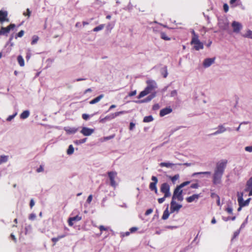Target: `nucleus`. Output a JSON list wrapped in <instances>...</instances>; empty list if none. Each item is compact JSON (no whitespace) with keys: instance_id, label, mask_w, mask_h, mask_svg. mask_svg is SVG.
Returning a JSON list of instances; mask_svg holds the SVG:
<instances>
[{"instance_id":"79ce46f5","label":"nucleus","mask_w":252,"mask_h":252,"mask_svg":"<svg viewBox=\"0 0 252 252\" xmlns=\"http://www.w3.org/2000/svg\"><path fill=\"white\" fill-rule=\"evenodd\" d=\"M163 72H162V75H163V77L164 78H166L167 76V75H168V73H167V67L166 66H165L164 68H163Z\"/></svg>"},{"instance_id":"c9c22d12","label":"nucleus","mask_w":252,"mask_h":252,"mask_svg":"<svg viewBox=\"0 0 252 252\" xmlns=\"http://www.w3.org/2000/svg\"><path fill=\"white\" fill-rule=\"evenodd\" d=\"M25 32L23 30L20 31L15 35V38L17 39L18 37H22L24 34Z\"/></svg>"},{"instance_id":"a18cd8bd","label":"nucleus","mask_w":252,"mask_h":252,"mask_svg":"<svg viewBox=\"0 0 252 252\" xmlns=\"http://www.w3.org/2000/svg\"><path fill=\"white\" fill-rule=\"evenodd\" d=\"M98 228H99V230L100 231L101 233H102L103 231L108 230V228L107 227H105L103 225H100L98 227Z\"/></svg>"},{"instance_id":"423d86ee","label":"nucleus","mask_w":252,"mask_h":252,"mask_svg":"<svg viewBox=\"0 0 252 252\" xmlns=\"http://www.w3.org/2000/svg\"><path fill=\"white\" fill-rule=\"evenodd\" d=\"M147 84V87L145 88V90L150 93L153 90L157 88V84L155 81L152 80H148L146 81Z\"/></svg>"},{"instance_id":"2eb2a0df","label":"nucleus","mask_w":252,"mask_h":252,"mask_svg":"<svg viewBox=\"0 0 252 252\" xmlns=\"http://www.w3.org/2000/svg\"><path fill=\"white\" fill-rule=\"evenodd\" d=\"M233 32L238 33L242 29V25L239 22L234 21L232 24Z\"/></svg>"},{"instance_id":"e433bc0d","label":"nucleus","mask_w":252,"mask_h":252,"mask_svg":"<svg viewBox=\"0 0 252 252\" xmlns=\"http://www.w3.org/2000/svg\"><path fill=\"white\" fill-rule=\"evenodd\" d=\"M104 28L103 25H100L99 26L96 27L93 29L94 32H98L99 31L101 30Z\"/></svg>"},{"instance_id":"473e14b6","label":"nucleus","mask_w":252,"mask_h":252,"mask_svg":"<svg viewBox=\"0 0 252 252\" xmlns=\"http://www.w3.org/2000/svg\"><path fill=\"white\" fill-rule=\"evenodd\" d=\"M153 120V118L151 115H150V116L145 117L143 119V122L148 123V122H152Z\"/></svg>"},{"instance_id":"4c0bfd02","label":"nucleus","mask_w":252,"mask_h":252,"mask_svg":"<svg viewBox=\"0 0 252 252\" xmlns=\"http://www.w3.org/2000/svg\"><path fill=\"white\" fill-rule=\"evenodd\" d=\"M244 36L246 37L252 38V31L251 30H248Z\"/></svg>"},{"instance_id":"9d476101","label":"nucleus","mask_w":252,"mask_h":252,"mask_svg":"<svg viewBox=\"0 0 252 252\" xmlns=\"http://www.w3.org/2000/svg\"><path fill=\"white\" fill-rule=\"evenodd\" d=\"M126 112L125 111H121L119 112H117L114 113H112L109 115H107L104 118V119L106 120H110L115 118L116 117L119 116L121 114H125Z\"/></svg>"},{"instance_id":"2f4dec72","label":"nucleus","mask_w":252,"mask_h":252,"mask_svg":"<svg viewBox=\"0 0 252 252\" xmlns=\"http://www.w3.org/2000/svg\"><path fill=\"white\" fill-rule=\"evenodd\" d=\"M155 96V95H151L148 96L145 99L142 100L141 101H139L138 102L142 103V102H146L150 101L153 98H154ZM138 102V101H137Z\"/></svg>"},{"instance_id":"0e129e2a","label":"nucleus","mask_w":252,"mask_h":252,"mask_svg":"<svg viewBox=\"0 0 252 252\" xmlns=\"http://www.w3.org/2000/svg\"><path fill=\"white\" fill-rule=\"evenodd\" d=\"M15 116V115L9 116L7 118L6 120L7 121H10L12 119H13L14 118Z\"/></svg>"},{"instance_id":"c756f323","label":"nucleus","mask_w":252,"mask_h":252,"mask_svg":"<svg viewBox=\"0 0 252 252\" xmlns=\"http://www.w3.org/2000/svg\"><path fill=\"white\" fill-rule=\"evenodd\" d=\"M149 94V93H148V92L145 89H144V91L140 92V93L139 94L137 97H138V98L140 99V98L145 96V95H147Z\"/></svg>"},{"instance_id":"f704fd0d","label":"nucleus","mask_w":252,"mask_h":252,"mask_svg":"<svg viewBox=\"0 0 252 252\" xmlns=\"http://www.w3.org/2000/svg\"><path fill=\"white\" fill-rule=\"evenodd\" d=\"M74 152V148L72 145L69 146L68 148L67 151V153L68 155H71Z\"/></svg>"},{"instance_id":"dca6fc26","label":"nucleus","mask_w":252,"mask_h":252,"mask_svg":"<svg viewBox=\"0 0 252 252\" xmlns=\"http://www.w3.org/2000/svg\"><path fill=\"white\" fill-rule=\"evenodd\" d=\"M94 131L93 129H91L86 127H83L81 130V133L85 136H90Z\"/></svg>"},{"instance_id":"5fc2aeb1","label":"nucleus","mask_w":252,"mask_h":252,"mask_svg":"<svg viewBox=\"0 0 252 252\" xmlns=\"http://www.w3.org/2000/svg\"><path fill=\"white\" fill-rule=\"evenodd\" d=\"M82 118L85 120H87L89 118V115L87 114H82Z\"/></svg>"},{"instance_id":"a211bd4d","label":"nucleus","mask_w":252,"mask_h":252,"mask_svg":"<svg viewBox=\"0 0 252 252\" xmlns=\"http://www.w3.org/2000/svg\"><path fill=\"white\" fill-rule=\"evenodd\" d=\"M215 58H207L204 60L203 62V66L205 67H208L212 64L215 62Z\"/></svg>"},{"instance_id":"338daca9","label":"nucleus","mask_w":252,"mask_h":252,"mask_svg":"<svg viewBox=\"0 0 252 252\" xmlns=\"http://www.w3.org/2000/svg\"><path fill=\"white\" fill-rule=\"evenodd\" d=\"M10 237L11 238V239L14 241V242H16V238L15 236L14 235H13V234H11L10 235Z\"/></svg>"},{"instance_id":"4be33fe9","label":"nucleus","mask_w":252,"mask_h":252,"mask_svg":"<svg viewBox=\"0 0 252 252\" xmlns=\"http://www.w3.org/2000/svg\"><path fill=\"white\" fill-rule=\"evenodd\" d=\"M65 236L66 235L65 234H63V235H59L57 237L52 238L51 240L54 243L53 246H55L56 245V243L59 240H60L62 238H64V237H65Z\"/></svg>"},{"instance_id":"8fccbe9b","label":"nucleus","mask_w":252,"mask_h":252,"mask_svg":"<svg viewBox=\"0 0 252 252\" xmlns=\"http://www.w3.org/2000/svg\"><path fill=\"white\" fill-rule=\"evenodd\" d=\"M199 184L198 183L192 184L190 186V188L192 189H197L199 187Z\"/></svg>"},{"instance_id":"3c124183","label":"nucleus","mask_w":252,"mask_h":252,"mask_svg":"<svg viewBox=\"0 0 252 252\" xmlns=\"http://www.w3.org/2000/svg\"><path fill=\"white\" fill-rule=\"evenodd\" d=\"M166 197H164V196L162 197V198H159L158 199V202L159 203V204H161L164 201H165V199Z\"/></svg>"},{"instance_id":"5701e85b","label":"nucleus","mask_w":252,"mask_h":252,"mask_svg":"<svg viewBox=\"0 0 252 252\" xmlns=\"http://www.w3.org/2000/svg\"><path fill=\"white\" fill-rule=\"evenodd\" d=\"M30 115V112L28 110L24 111L20 115V118L22 119L27 118Z\"/></svg>"},{"instance_id":"58836bf2","label":"nucleus","mask_w":252,"mask_h":252,"mask_svg":"<svg viewBox=\"0 0 252 252\" xmlns=\"http://www.w3.org/2000/svg\"><path fill=\"white\" fill-rule=\"evenodd\" d=\"M179 175L178 174H176L172 177H170V179L173 183H174L176 180H177L179 179Z\"/></svg>"},{"instance_id":"ea45409f","label":"nucleus","mask_w":252,"mask_h":252,"mask_svg":"<svg viewBox=\"0 0 252 252\" xmlns=\"http://www.w3.org/2000/svg\"><path fill=\"white\" fill-rule=\"evenodd\" d=\"M31 14V11L29 8H27L26 10V12L23 13V15L25 16H28V17H30Z\"/></svg>"},{"instance_id":"f03ea898","label":"nucleus","mask_w":252,"mask_h":252,"mask_svg":"<svg viewBox=\"0 0 252 252\" xmlns=\"http://www.w3.org/2000/svg\"><path fill=\"white\" fill-rule=\"evenodd\" d=\"M183 190L181 187L178 186L174 189L172 200H175L177 199L179 201L183 200V196L182 195Z\"/></svg>"},{"instance_id":"f257e3e1","label":"nucleus","mask_w":252,"mask_h":252,"mask_svg":"<svg viewBox=\"0 0 252 252\" xmlns=\"http://www.w3.org/2000/svg\"><path fill=\"white\" fill-rule=\"evenodd\" d=\"M192 33L193 36L190 44L194 45V48L197 51L203 49V44L199 40L198 35L195 33L194 31H192Z\"/></svg>"},{"instance_id":"f8f14e48","label":"nucleus","mask_w":252,"mask_h":252,"mask_svg":"<svg viewBox=\"0 0 252 252\" xmlns=\"http://www.w3.org/2000/svg\"><path fill=\"white\" fill-rule=\"evenodd\" d=\"M15 27V25L14 24H10L9 26L6 27H1L0 29L2 32L3 35L7 34L12 29H13Z\"/></svg>"},{"instance_id":"09e8293b","label":"nucleus","mask_w":252,"mask_h":252,"mask_svg":"<svg viewBox=\"0 0 252 252\" xmlns=\"http://www.w3.org/2000/svg\"><path fill=\"white\" fill-rule=\"evenodd\" d=\"M153 212V210L152 209H149L147 210V211H146V212L145 213V215L146 216H148V215L151 214Z\"/></svg>"},{"instance_id":"603ef678","label":"nucleus","mask_w":252,"mask_h":252,"mask_svg":"<svg viewBox=\"0 0 252 252\" xmlns=\"http://www.w3.org/2000/svg\"><path fill=\"white\" fill-rule=\"evenodd\" d=\"M229 7L228 5L225 3L223 4V9L225 12H227L228 11Z\"/></svg>"},{"instance_id":"bb28decb","label":"nucleus","mask_w":252,"mask_h":252,"mask_svg":"<svg viewBox=\"0 0 252 252\" xmlns=\"http://www.w3.org/2000/svg\"><path fill=\"white\" fill-rule=\"evenodd\" d=\"M225 131V128L222 126H219V129L214 132L213 134L216 135L219 133H221Z\"/></svg>"},{"instance_id":"7c9ffc66","label":"nucleus","mask_w":252,"mask_h":252,"mask_svg":"<svg viewBox=\"0 0 252 252\" xmlns=\"http://www.w3.org/2000/svg\"><path fill=\"white\" fill-rule=\"evenodd\" d=\"M160 37L164 40H170L171 38L169 37L164 32H160Z\"/></svg>"},{"instance_id":"9b49d317","label":"nucleus","mask_w":252,"mask_h":252,"mask_svg":"<svg viewBox=\"0 0 252 252\" xmlns=\"http://www.w3.org/2000/svg\"><path fill=\"white\" fill-rule=\"evenodd\" d=\"M8 13L6 11L0 10V23H3L5 21H9L7 18Z\"/></svg>"},{"instance_id":"4d7b16f0","label":"nucleus","mask_w":252,"mask_h":252,"mask_svg":"<svg viewBox=\"0 0 252 252\" xmlns=\"http://www.w3.org/2000/svg\"><path fill=\"white\" fill-rule=\"evenodd\" d=\"M159 108V105L158 104H155L153 106V109L154 110H158Z\"/></svg>"},{"instance_id":"a19ab883","label":"nucleus","mask_w":252,"mask_h":252,"mask_svg":"<svg viewBox=\"0 0 252 252\" xmlns=\"http://www.w3.org/2000/svg\"><path fill=\"white\" fill-rule=\"evenodd\" d=\"M200 174H205V175H210V172H195L193 174V176H195L196 175H200Z\"/></svg>"},{"instance_id":"37998d69","label":"nucleus","mask_w":252,"mask_h":252,"mask_svg":"<svg viewBox=\"0 0 252 252\" xmlns=\"http://www.w3.org/2000/svg\"><path fill=\"white\" fill-rule=\"evenodd\" d=\"M190 181H186V182H184L183 183H182V184H181L179 186V187H181V188L189 185L190 184Z\"/></svg>"},{"instance_id":"13d9d810","label":"nucleus","mask_w":252,"mask_h":252,"mask_svg":"<svg viewBox=\"0 0 252 252\" xmlns=\"http://www.w3.org/2000/svg\"><path fill=\"white\" fill-rule=\"evenodd\" d=\"M43 168L42 165H40L39 168H38L36 170L37 172H41L43 171Z\"/></svg>"},{"instance_id":"864d4df0","label":"nucleus","mask_w":252,"mask_h":252,"mask_svg":"<svg viewBox=\"0 0 252 252\" xmlns=\"http://www.w3.org/2000/svg\"><path fill=\"white\" fill-rule=\"evenodd\" d=\"M245 149L247 152H252V146L246 147Z\"/></svg>"},{"instance_id":"c85d7f7f","label":"nucleus","mask_w":252,"mask_h":252,"mask_svg":"<svg viewBox=\"0 0 252 252\" xmlns=\"http://www.w3.org/2000/svg\"><path fill=\"white\" fill-rule=\"evenodd\" d=\"M8 157L7 156H0V164L7 161Z\"/></svg>"},{"instance_id":"6ab92c4d","label":"nucleus","mask_w":252,"mask_h":252,"mask_svg":"<svg viewBox=\"0 0 252 252\" xmlns=\"http://www.w3.org/2000/svg\"><path fill=\"white\" fill-rule=\"evenodd\" d=\"M172 111V109L170 107H166L161 109L160 111L159 115L160 117H163L166 115L170 113Z\"/></svg>"},{"instance_id":"774afa93","label":"nucleus","mask_w":252,"mask_h":252,"mask_svg":"<svg viewBox=\"0 0 252 252\" xmlns=\"http://www.w3.org/2000/svg\"><path fill=\"white\" fill-rule=\"evenodd\" d=\"M176 94H177V92L175 90L172 91L171 93V95L172 96H175V95H176Z\"/></svg>"},{"instance_id":"b1692460","label":"nucleus","mask_w":252,"mask_h":252,"mask_svg":"<svg viewBox=\"0 0 252 252\" xmlns=\"http://www.w3.org/2000/svg\"><path fill=\"white\" fill-rule=\"evenodd\" d=\"M251 188H252V177L247 182L246 190L248 191Z\"/></svg>"},{"instance_id":"49530a36","label":"nucleus","mask_w":252,"mask_h":252,"mask_svg":"<svg viewBox=\"0 0 252 252\" xmlns=\"http://www.w3.org/2000/svg\"><path fill=\"white\" fill-rule=\"evenodd\" d=\"M35 218H36V215H35V214H34L33 213L31 214L29 217V219L32 220H35Z\"/></svg>"},{"instance_id":"393cba45","label":"nucleus","mask_w":252,"mask_h":252,"mask_svg":"<svg viewBox=\"0 0 252 252\" xmlns=\"http://www.w3.org/2000/svg\"><path fill=\"white\" fill-rule=\"evenodd\" d=\"M169 212L168 211V208H166L163 212L162 216V219L163 220H165L167 219L169 216Z\"/></svg>"},{"instance_id":"052dcab7","label":"nucleus","mask_w":252,"mask_h":252,"mask_svg":"<svg viewBox=\"0 0 252 252\" xmlns=\"http://www.w3.org/2000/svg\"><path fill=\"white\" fill-rule=\"evenodd\" d=\"M137 230V228L135 227H133L130 228V232L133 233L136 231Z\"/></svg>"},{"instance_id":"6e6d98bb","label":"nucleus","mask_w":252,"mask_h":252,"mask_svg":"<svg viewBox=\"0 0 252 252\" xmlns=\"http://www.w3.org/2000/svg\"><path fill=\"white\" fill-rule=\"evenodd\" d=\"M92 199H93V195L92 194H91L88 196L87 200V202L88 203H90L91 202V201H92Z\"/></svg>"},{"instance_id":"69168bd1","label":"nucleus","mask_w":252,"mask_h":252,"mask_svg":"<svg viewBox=\"0 0 252 252\" xmlns=\"http://www.w3.org/2000/svg\"><path fill=\"white\" fill-rule=\"evenodd\" d=\"M134 126H135V124L131 122L129 125V129L132 130Z\"/></svg>"},{"instance_id":"e2e57ef3","label":"nucleus","mask_w":252,"mask_h":252,"mask_svg":"<svg viewBox=\"0 0 252 252\" xmlns=\"http://www.w3.org/2000/svg\"><path fill=\"white\" fill-rule=\"evenodd\" d=\"M216 197L217 198V203L218 206H220V198L218 195H216Z\"/></svg>"},{"instance_id":"0eeeda50","label":"nucleus","mask_w":252,"mask_h":252,"mask_svg":"<svg viewBox=\"0 0 252 252\" xmlns=\"http://www.w3.org/2000/svg\"><path fill=\"white\" fill-rule=\"evenodd\" d=\"M153 182H151L149 185V189L152 191H154L156 194H158V189L157 184L158 182V178L156 176H152L151 178Z\"/></svg>"},{"instance_id":"cd10ccee","label":"nucleus","mask_w":252,"mask_h":252,"mask_svg":"<svg viewBox=\"0 0 252 252\" xmlns=\"http://www.w3.org/2000/svg\"><path fill=\"white\" fill-rule=\"evenodd\" d=\"M174 164L169 162H161L159 164L160 167H171Z\"/></svg>"},{"instance_id":"6e6552de","label":"nucleus","mask_w":252,"mask_h":252,"mask_svg":"<svg viewBox=\"0 0 252 252\" xmlns=\"http://www.w3.org/2000/svg\"><path fill=\"white\" fill-rule=\"evenodd\" d=\"M222 175V173L214 171L213 179V183L215 185L220 184L221 183Z\"/></svg>"},{"instance_id":"f3484780","label":"nucleus","mask_w":252,"mask_h":252,"mask_svg":"<svg viewBox=\"0 0 252 252\" xmlns=\"http://www.w3.org/2000/svg\"><path fill=\"white\" fill-rule=\"evenodd\" d=\"M200 196V194H194L191 196L187 197L186 200L187 202L191 203L193 201H196Z\"/></svg>"},{"instance_id":"c03bdc74","label":"nucleus","mask_w":252,"mask_h":252,"mask_svg":"<svg viewBox=\"0 0 252 252\" xmlns=\"http://www.w3.org/2000/svg\"><path fill=\"white\" fill-rule=\"evenodd\" d=\"M225 211L229 214H232V212H233V209L232 208L230 207V206H228L226 209H225Z\"/></svg>"},{"instance_id":"412c9836","label":"nucleus","mask_w":252,"mask_h":252,"mask_svg":"<svg viewBox=\"0 0 252 252\" xmlns=\"http://www.w3.org/2000/svg\"><path fill=\"white\" fill-rule=\"evenodd\" d=\"M103 97V94L99 95V96H97L95 98L92 99L90 101V104H95L100 101V100Z\"/></svg>"},{"instance_id":"39448f33","label":"nucleus","mask_w":252,"mask_h":252,"mask_svg":"<svg viewBox=\"0 0 252 252\" xmlns=\"http://www.w3.org/2000/svg\"><path fill=\"white\" fill-rule=\"evenodd\" d=\"M107 174L110 181V185L113 187H116L117 184L115 179L117 176V173L116 171H109L108 172Z\"/></svg>"},{"instance_id":"ddd939ff","label":"nucleus","mask_w":252,"mask_h":252,"mask_svg":"<svg viewBox=\"0 0 252 252\" xmlns=\"http://www.w3.org/2000/svg\"><path fill=\"white\" fill-rule=\"evenodd\" d=\"M251 198H249L245 201L243 200L242 195L241 196H239L238 198V202L239 203V205L240 207H244L248 206L250 201Z\"/></svg>"},{"instance_id":"aec40b11","label":"nucleus","mask_w":252,"mask_h":252,"mask_svg":"<svg viewBox=\"0 0 252 252\" xmlns=\"http://www.w3.org/2000/svg\"><path fill=\"white\" fill-rule=\"evenodd\" d=\"M64 130L67 134H74L77 131L78 128L76 127H64Z\"/></svg>"},{"instance_id":"20e7f679","label":"nucleus","mask_w":252,"mask_h":252,"mask_svg":"<svg viewBox=\"0 0 252 252\" xmlns=\"http://www.w3.org/2000/svg\"><path fill=\"white\" fill-rule=\"evenodd\" d=\"M170 186L167 183L162 184L160 187V191L164 194V197H169L171 196Z\"/></svg>"},{"instance_id":"4468645a","label":"nucleus","mask_w":252,"mask_h":252,"mask_svg":"<svg viewBox=\"0 0 252 252\" xmlns=\"http://www.w3.org/2000/svg\"><path fill=\"white\" fill-rule=\"evenodd\" d=\"M82 217L79 215H77L73 217L69 218L68 220V225L69 226H72L74 224V221H79L81 220Z\"/></svg>"},{"instance_id":"de8ad7c7","label":"nucleus","mask_w":252,"mask_h":252,"mask_svg":"<svg viewBox=\"0 0 252 252\" xmlns=\"http://www.w3.org/2000/svg\"><path fill=\"white\" fill-rule=\"evenodd\" d=\"M87 140V138H84L82 139H80L76 142V143L77 144H82L85 143Z\"/></svg>"},{"instance_id":"1a4fd4ad","label":"nucleus","mask_w":252,"mask_h":252,"mask_svg":"<svg viewBox=\"0 0 252 252\" xmlns=\"http://www.w3.org/2000/svg\"><path fill=\"white\" fill-rule=\"evenodd\" d=\"M182 205L177 204L175 200H172L171 202L170 211L171 213H173L175 211L178 212L179 210L182 208Z\"/></svg>"},{"instance_id":"a878e982","label":"nucleus","mask_w":252,"mask_h":252,"mask_svg":"<svg viewBox=\"0 0 252 252\" xmlns=\"http://www.w3.org/2000/svg\"><path fill=\"white\" fill-rule=\"evenodd\" d=\"M17 61H18V62L19 65L21 66H24V65H25L24 60V59L23 58V57L21 55H19L18 56Z\"/></svg>"},{"instance_id":"72a5a7b5","label":"nucleus","mask_w":252,"mask_h":252,"mask_svg":"<svg viewBox=\"0 0 252 252\" xmlns=\"http://www.w3.org/2000/svg\"><path fill=\"white\" fill-rule=\"evenodd\" d=\"M39 39V37L37 35H33L32 37V41L31 42L32 45H34L37 43Z\"/></svg>"},{"instance_id":"680f3d73","label":"nucleus","mask_w":252,"mask_h":252,"mask_svg":"<svg viewBox=\"0 0 252 252\" xmlns=\"http://www.w3.org/2000/svg\"><path fill=\"white\" fill-rule=\"evenodd\" d=\"M136 94V91L135 90L134 91H132L130 93H129L128 95L129 96H132L135 95Z\"/></svg>"},{"instance_id":"7ed1b4c3","label":"nucleus","mask_w":252,"mask_h":252,"mask_svg":"<svg viewBox=\"0 0 252 252\" xmlns=\"http://www.w3.org/2000/svg\"><path fill=\"white\" fill-rule=\"evenodd\" d=\"M227 163V160L226 159H222L221 161L217 162L215 171L223 174Z\"/></svg>"},{"instance_id":"bf43d9fd","label":"nucleus","mask_w":252,"mask_h":252,"mask_svg":"<svg viewBox=\"0 0 252 252\" xmlns=\"http://www.w3.org/2000/svg\"><path fill=\"white\" fill-rule=\"evenodd\" d=\"M34 205V202L33 199H32L30 201V206L31 208H32V207Z\"/></svg>"}]
</instances>
